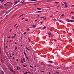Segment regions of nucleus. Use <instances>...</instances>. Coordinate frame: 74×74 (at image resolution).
I'll return each instance as SVG.
<instances>
[{"label": "nucleus", "mask_w": 74, "mask_h": 74, "mask_svg": "<svg viewBox=\"0 0 74 74\" xmlns=\"http://www.w3.org/2000/svg\"><path fill=\"white\" fill-rule=\"evenodd\" d=\"M64 4L65 6V8H67V3L64 2Z\"/></svg>", "instance_id": "f257e3e1"}, {"label": "nucleus", "mask_w": 74, "mask_h": 74, "mask_svg": "<svg viewBox=\"0 0 74 74\" xmlns=\"http://www.w3.org/2000/svg\"><path fill=\"white\" fill-rule=\"evenodd\" d=\"M59 21L60 22H61V23H63L64 24V22L63 21H62L61 20H59Z\"/></svg>", "instance_id": "f03ea898"}, {"label": "nucleus", "mask_w": 74, "mask_h": 74, "mask_svg": "<svg viewBox=\"0 0 74 74\" xmlns=\"http://www.w3.org/2000/svg\"><path fill=\"white\" fill-rule=\"evenodd\" d=\"M66 21H67V22H70V20H69V19H66Z\"/></svg>", "instance_id": "7ed1b4c3"}, {"label": "nucleus", "mask_w": 74, "mask_h": 74, "mask_svg": "<svg viewBox=\"0 0 74 74\" xmlns=\"http://www.w3.org/2000/svg\"><path fill=\"white\" fill-rule=\"evenodd\" d=\"M74 20H70V22H74Z\"/></svg>", "instance_id": "20e7f679"}, {"label": "nucleus", "mask_w": 74, "mask_h": 74, "mask_svg": "<svg viewBox=\"0 0 74 74\" xmlns=\"http://www.w3.org/2000/svg\"><path fill=\"white\" fill-rule=\"evenodd\" d=\"M48 62H49L50 63H53V62L52 61H49Z\"/></svg>", "instance_id": "39448f33"}, {"label": "nucleus", "mask_w": 74, "mask_h": 74, "mask_svg": "<svg viewBox=\"0 0 74 74\" xmlns=\"http://www.w3.org/2000/svg\"><path fill=\"white\" fill-rule=\"evenodd\" d=\"M25 49H27V50H28V51H30V49H29L28 48H27V47H25Z\"/></svg>", "instance_id": "423d86ee"}, {"label": "nucleus", "mask_w": 74, "mask_h": 74, "mask_svg": "<svg viewBox=\"0 0 74 74\" xmlns=\"http://www.w3.org/2000/svg\"><path fill=\"white\" fill-rule=\"evenodd\" d=\"M24 15H25V14H23L21 15L20 16L19 18H20V17H21V16H22Z\"/></svg>", "instance_id": "0eeeda50"}, {"label": "nucleus", "mask_w": 74, "mask_h": 74, "mask_svg": "<svg viewBox=\"0 0 74 74\" xmlns=\"http://www.w3.org/2000/svg\"><path fill=\"white\" fill-rule=\"evenodd\" d=\"M36 25H33V27H36Z\"/></svg>", "instance_id": "6e6552de"}, {"label": "nucleus", "mask_w": 74, "mask_h": 74, "mask_svg": "<svg viewBox=\"0 0 74 74\" xmlns=\"http://www.w3.org/2000/svg\"><path fill=\"white\" fill-rule=\"evenodd\" d=\"M55 3H56V4H59V2H56L55 1L54 2Z\"/></svg>", "instance_id": "1a4fd4ad"}, {"label": "nucleus", "mask_w": 74, "mask_h": 74, "mask_svg": "<svg viewBox=\"0 0 74 74\" xmlns=\"http://www.w3.org/2000/svg\"><path fill=\"white\" fill-rule=\"evenodd\" d=\"M46 29V27H44L42 29V30H44V29Z\"/></svg>", "instance_id": "9d476101"}, {"label": "nucleus", "mask_w": 74, "mask_h": 74, "mask_svg": "<svg viewBox=\"0 0 74 74\" xmlns=\"http://www.w3.org/2000/svg\"><path fill=\"white\" fill-rule=\"evenodd\" d=\"M24 55H25V56H26V54L25 51H24Z\"/></svg>", "instance_id": "9b49d317"}, {"label": "nucleus", "mask_w": 74, "mask_h": 74, "mask_svg": "<svg viewBox=\"0 0 74 74\" xmlns=\"http://www.w3.org/2000/svg\"><path fill=\"white\" fill-rule=\"evenodd\" d=\"M23 61H24V62H26V61H25V58H23Z\"/></svg>", "instance_id": "f8f14e48"}, {"label": "nucleus", "mask_w": 74, "mask_h": 74, "mask_svg": "<svg viewBox=\"0 0 74 74\" xmlns=\"http://www.w3.org/2000/svg\"><path fill=\"white\" fill-rule=\"evenodd\" d=\"M37 9L38 10H41V8H37Z\"/></svg>", "instance_id": "ddd939ff"}, {"label": "nucleus", "mask_w": 74, "mask_h": 74, "mask_svg": "<svg viewBox=\"0 0 74 74\" xmlns=\"http://www.w3.org/2000/svg\"><path fill=\"white\" fill-rule=\"evenodd\" d=\"M71 18L72 19H74V16H72V17H71Z\"/></svg>", "instance_id": "4468645a"}, {"label": "nucleus", "mask_w": 74, "mask_h": 74, "mask_svg": "<svg viewBox=\"0 0 74 74\" xmlns=\"http://www.w3.org/2000/svg\"><path fill=\"white\" fill-rule=\"evenodd\" d=\"M27 73H29V72H27L25 73H24V74H27Z\"/></svg>", "instance_id": "2eb2a0df"}, {"label": "nucleus", "mask_w": 74, "mask_h": 74, "mask_svg": "<svg viewBox=\"0 0 74 74\" xmlns=\"http://www.w3.org/2000/svg\"><path fill=\"white\" fill-rule=\"evenodd\" d=\"M21 62L22 63H23V61H22V58L21 59Z\"/></svg>", "instance_id": "dca6fc26"}, {"label": "nucleus", "mask_w": 74, "mask_h": 74, "mask_svg": "<svg viewBox=\"0 0 74 74\" xmlns=\"http://www.w3.org/2000/svg\"><path fill=\"white\" fill-rule=\"evenodd\" d=\"M51 32H50V33L49 34V36H51Z\"/></svg>", "instance_id": "f3484780"}, {"label": "nucleus", "mask_w": 74, "mask_h": 74, "mask_svg": "<svg viewBox=\"0 0 74 74\" xmlns=\"http://www.w3.org/2000/svg\"><path fill=\"white\" fill-rule=\"evenodd\" d=\"M26 57L27 60V59H29V58L28 57H27V56H26Z\"/></svg>", "instance_id": "a211bd4d"}, {"label": "nucleus", "mask_w": 74, "mask_h": 74, "mask_svg": "<svg viewBox=\"0 0 74 74\" xmlns=\"http://www.w3.org/2000/svg\"><path fill=\"white\" fill-rule=\"evenodd\" d=\"M30 67H32V68H33V66H32V65H30Z\"/></svg>", "instance_id": "6ab92c4d"}, {"label": "nucleus", "mask_w": 74, "mask_h": 74, "mask_svg": "<svg viewBox=\"0 0 74 74\" xmlns=\"http://www.w3.org/2000/svg\"><path fill=\"white\" fill-rule=\"evenodd\" d=\"M49 30H50V31H51V32H53L52 30V29H49Z\"/></svg>", "instance_id": "aec40b11"}, {"label": "nucleus", "mask_w": 74, "mask_h": 74, "mask_svg": "<svg viewBox=\"0 0 74 74\" xmlns=\"http://www.w3.org/2000/svg\"><path fill=\"white\" fill-rule=\"evenodd\" d=\"M27 30H28V31H30V29H29V28H28L27 29Z\"/></svg>", "instance_id": "412c9836"}, {"label": "nucleus", "mask_w": 74, "mask_h": 74, "mask_svg": "<svg viewBox=\"0 0 74 74\" xmlns=\"http://www.w3.org/2000/svg\"><path fill=\"white\" fill-rule=\"evenodd\" d=\"M44 17H40V18H44Z\"/></svg>", "instance_id": "4be33fe9"}, {"label": "nucleus", "mask_w": 74, "mask_h": 74, "mask_svg": "<svg viewBox=\"0 0 74 74\" xmlns=\"http://www.w3.org/2000/svg\"><path fill=\"white\" fill-rule=\"evenodd\" d=\"M38 12H41V11H38Z\"/></svg>", "instance_id": "5701e85b"}, {"label": "nucleus", "mask_w": 74, "mask_h": 74, "mask_svg": "<svg viewBox=\"0 0 74 74\" xmlns=\"http://www.w3.org/2000/svg\"><path fill=\"white\" fill-rule=\"evenodd\" d=\"M1 61L2 63H3V59H1Z\"/></svg>", "instance_id": "b1692460"}, {"label": "nucleus", "mask_w": 74, "mask_h": 74, "mask_svg": "<svg viewBox=\"0 0 74 74\" xmlns=\"http://www.w3.org/2000/svg\"><path fill=\"white\" fill-rule=\"evenodd\" d=\"M2 74H5L4 73V71H2Z\"/></svg>", "instance_id": "393cba45"}, {"label": "nucleus", "mask_w": 74, "mask_h": 74, "mask_svg": "<svg viewBox=\"0 0 74 74\" xmlns=\"http://www.w3.org/2000/svg\"><path fill=\"white\" fill-rule=\"evenodd\" d=\"M16 49H17V47H16V46L15 47V50H16Z\"/></svg>", "instance_id": "a878e982"}, {"label": "nucleus", "mask_w": 74, "mask_h": 74, "mask_svg": "<svg viewBox=\"0 0 74 74\" xmlns=\"http://www.w3.org/2000/svg\"><path fill=\"white\" fill-rule=\"evenodd\" d=\"M23 67H26V66L25 65H23Z\"/></svg>", "instance_id": "bb28decb"}, {"label": "nucleus", "mask_w": 74, "mask_h": 74, "mask_svg": "<svg viewBox=\"0 0 74 74\" xmlns=\"http://www.w3.org/2000/svg\"><path fill=\"white\" fill-rule=\"evenodd\" d=\"M16 25H17V24L14 25V27H15Z\"/></svg>", "instance_id": "cd10ccee"}, {"label": "nucleus", "mask_w": 74, "mask_h": 74, "mask_svg": "<svg viewBox=\"0 0 74 74\" xmlns=\"http://www.w3.org/2000/svg\"><path fill=\"white\" fill-rule=\"evenodd\" d=\"M37 0H31V1H37Z\"/></svg>", "instance_id": "c85d7f7f"}, {"label": "nucleus", "mask_w": 74, "mask_h": 74, "mask_svg": "<svg viewBox=\"0 0 74 74\" xmlns=\"http://www.w3.org/2000/svg\"><path fill=\"white\" fill-rule=\"evenodd\" d=\"M25 3V1H23L22 2H21V3Z\"/></svg>", "instance_id": "c756f323"}, {"label": "nucleus", "mask_w": 74, "mask_h": 74, "mask_svg": "<svg viewBox=\"0 0 74 74\" xmlns=\"http://www.w3.org/2000/svg\"><path fill=\"white\" fill-rule=\"evenodd\" d=\"M28 40H29V41H30V39L28 38Z\"/></svg>", "instance_id": "7c9ffc66"}, {"label": "nucleus", "mask_w": 74, "mask_h": 74, "mask_svg": "<svg viewBox=\"0 0 74 74\" xmlns=\"http://www.w3.org/2000/svg\"><path fill=\"white\" fill-rule=\"evenodd\" d=\"M8 12H5V14L7 13V14H8Z\"/></svg>", "instance_id": "2f4dec72"}, {"label": "nucleus", "mask_w": 74, "mask_h": 74, "mask_svg": "<svg viewBox=\"0 0 74 74\" xmlns=\"http://www.w3.org/2000/svg\"><path fill=\"white\" fill-rule=\"evenodd\" d=\"M12 55H14V56H15V54L13 53H12Z\"/></svg>", "instance_id": "473e14b6"}, {"label": "nucleus", "mask_w": 74, "mask_h": 74, "mask_svg": "<svg viewBox=\"0 0 74 74\" xmlns=\"http://www.w3.org/2000/svg\"><path fill=\"white\" fill-rule=\"evenodd\" d=\"M17 69L18 70H19V69H18V66L17 67Z\"/></svg>", "instance_id": "72a5a7b5"}, {"label": "nucleus", "mask_w": 74, "mask_h": 74, "mask_svg": "<svg viewBox=\"0 0 74 74\" xmlns=\"http://www.w3.org/2000/svg\"><path fill=\"white\" fill-rule=\"evenodd\" d=\"M0 1V3H3V1Z\"/></svg>", "instance_id": "f704fd0d"}, {"label": "nucleus", "mask_w": 74, "mask_h": 74, "mask_svg": "<svg viewBox=\"0 0 74 74\" xmlns=\"http://www.w3.org/2000/svg\"><path fill=\"white\" fill-rule=\"evenodd\" d=\"M64 16V14H62L61 16Z\"/></svg>", "instance_id": "c9c22d12"}, {"label": "nucleus", "mask_w": 74, "mask_h": 74, "mask_svg": "<svg viewBox=\"0 0 74 74\" xmlns=\"http://www.w3.org/2000/svg\"><path fill=\"white\" fill-rule=\"evenodd\" d=\"M4 5L6 6V5H7V4H4Z\"/></svg>", "instance_id": "e433bc0d"}, {"label": "nucleus", "mask_w": 74, "mask_h": 74, "mask_svg": "<svg viewBox=\"0 0 74 74\" xmlns=\"http://www.w3.org/2000/svg\"><path fill=\"white\" fill-rule=\"evenodd\" d=\"M18 26H17V27H16V29H17V28H18Z\"/></svg>", "instance_id": "4c0bfd02"}, {"label": "nucleus", "mask_w": 74, "mask_h": 74, "mask_svg": "<svg viewBox=\"0 0 74 74\" xmlns=\"http://www.w3.org/2000/svg\"><path fill=\"white\" fill-rule=\"evenodd\" d=\"M15 36H13L12 37V38H15Z\"/></svg>", "instance_id": "58836bf2"}, {"label": "nucleus", "mask_w": 74, "mask_h": 74, "mask_svg": "<svg viewBox=\"0 0 74 74\" xmlns=\"http://www.w3.org/2000/svg\"><path fill=\"white\" fill-rule=\"evenodd\" d=\"M56 73H59V72H57V71H56Z\"/></svg>", "instance_id": "ea45409f"}, {"label": "nucleus", "mask_w": 74, "mask_h": 74, "mask_svg": "<svg viewBox=\"0 0 74 74\" xmlns=\"http://www.w3.org/2000/svg\"><path fill=\"white\" fill-rule=\"evenodd\" d=\"M40 23H41L42 24V22L41 21V22H40Z\"/></svg>", "instance_id": "a19ab883"}, {"label": "nucleus", "mask_w": 74, "mask_h": 74, "mask_svg": "<svg viewBox=\"0 0 74 74\" xmlns=\"http://www.w3.org/2000/svg\"><path fill=\"white\" fill-rule=\"evenodd\" d=\"M26 33H27L26 32H25L24 33V34H26Z\"/></svg>", "instance_id": "79ce46f5"}, {"label": "nucleus", "mask_w": 74, "mask_h": 74, "mask_svg": "<svg viewBox=\"0 0 74 74\" xmlns=\"http://www.w3.org/2000/svg\"><path fill=\"white\" fill-rule=\"evenodd\" d=\"M8 3H10V2H8L7 3V4H8Z\"/></svg>", "instance_id": "37998d69"}, {"label": "nucleus", "mask_w": 74, "mask_h": 74, "mask_svg": "<svg viewBox=\"0 0 74 74\" xmlns=\"http://www.w3.org/2000/svg\"><path fill=\"white\" fill-rule=\"evenodd\" d=\"M49 74H51V73L49 72H48Z\"/></svg>", "instance_id": "c03bdc74"}, {"label": "nucleus", "mask_w": 74, "mask_h": 74, "mask_svg": "<svg viewBox=\"0 0 74 74\" xmlns=\"http://www.w3.org/2000/svg\"><path fill=\"white\" fill-rule=\"evenodd\" d=\"M42 73H45L44 71H42Z\"/></svg>", "instance_id": "a18cd8bd"}, {"label": "nucleus", "mask_w": 74, "mask_h": 74, "mask_svg": "<svg viewBox=\"0 0 74 74\" xmlns=\"http://www.w3.org/2000/svg\"><path fill=\"white\" fill-rule=\"evenodd\" d=\"M11 70L12 71V72H14V71H13L12 70V69H11Z\"/></svg>", "instance_id": "49530a36"}, {"label": "nucleus", "mask_w": 74, "mask_h": 74, "mask_svg": "<svg viewBox=\"0 0 74 74\" xmlns=\"http://www.w3.org/2000/svg\"><path fill=\"white\" fill-rule=\"evenodd\" d=\"M11 30H12V29H11L10 30V32H11Z\"/></svg>", "instance_id": "de8ad7c7"}, {"label": "nucleus", "mask_w": 74, "mask_h": 74, "mask_svg": "<svg viewBox=\"0 0 74 74\" xmlns=\"http://www.w3.org/2000/svg\"><path fill=\"white\" fill-rule=\"evenodd\" d=\"M23 19H24V18H22V20H23Z\"/></svg>", "instance_id": "09e8293b"}, {"label": "nucleus", "mask_w": 74, "mask_h": 74, "mask_svg": "<svg viewBox=\"0 0 74 74\" xmlns=\"http://www.w3.org/2000/svg\"><path fill=\"white\" fill-rule=\"evenodd\" d=\"M54 41H56H56H56V40H54Z\"/></svg>", "instance_id": "8fccbe9b"}, {"label": "nucleus", "mask_w": 74, "mask_h": 74, "mask_svg": "<svg viewBox=\"0 0 74 74\" xmlns=\"http://www.w3.org/2000/svg\"><path fill=\"white\" fill-rule=\"evenodd\" d=\"M71 13H72V14H73L74 12H71Z\"/></svg>", "instance_id": "3c124183"}, {"label": "nucleus", "mask_w": 74, "mask_h": 74, "mask_svg": "<svg viewBox=\"0 0 74 74\" xmlns=\"http://www.w3.org/2000/svg\"><path fill=\"white\" fill-rule=\"evenodd\" d=\"M21 39L22 40V37H21Z\"/></svg>", "instance_id": "603ef678"}, {"label": "nucleus", "mask_w": 74, "mask_h": 74, "mask_svg": "<svg viewBox=\"0 0 74 74\" xmlns=\"http://www.w3.org/2000/svg\"><path fill=\"white\" fill-rule=\"evenodd\" d=\"M60 7V6H59V5L57 7V8H58V7Z\"/></svg>", "instance_id": "864d4df0"}, {"label": "nucleus", "mask_w": 74, "mask_h": 74, "mask_svg": "<svg viewBox=\"0 0 74 74\" xmlns=\"http://www.w3.org/2000/svg\"><path fill=\"white\" fill-rule=\"evenodd\" d=\"M28 21V20H26L25 21Z\"/></svg>", "instance_id": "5fc2aeb1"}, {"label": "nucleus", "mask_w": 74, "mask_h": 74, "mask_svg": "<svg viewBox=\"0 0 74 74\" xmlns=\"http://www.w3.org/2000/svg\"><path fill=\"white\" fill-rule=\"evenodd\" d=\"M14 44H16V42H15Z\"/></svg>", "instance_id": "6e6d98bb"}, {"label": "nucleus", "mask_w": 74, "mask_h": 74, "mask_svg": "<svg viewBox=\"0 0 74 74\" xmlns=\"http://www.w3.org/2000/svg\"><path fill=\"white\" fill-rule=\"evenodd\" d=\"M10 58H11V57H12V56H11V55H10Z\"/></svg>", "instance_id": "4d7b16f0"}, {"label": "nucleus", "mask_w": 74, "mask_h": 74, "mask_svg": "<svg viewBox=\"0 0 74 74\" xmlns=\"http://www.w3.org/2000/svg\"><path fill=\"white\" fill-rule=\"evenodd\" d=\"M14 36H16V34H15L14 35Z\"/></svg>", "instance_id": "13d9d810"}, {"label": "nucleus", "mask_w": 74, "mask_h": 74, "mask_svg": "<svg viewBox=\"0 0 74 74\" xmlns=\"http://www.w3.org/2000/svg\"><path fill=\"white\" fill-rule=\"evenodd\" d=\"M50 37H51V35H49V37L50 38Z\"/></svg>", "instance_id": "bf43d9fd"}, {"label": "nucleus", "mask_w": 74, "mask_h": 74, "mask_svg": "<svg viewBox=\"0 0 74 74\" xmlns=\"http://www.w3.org/2000/svg\"><path fill=\"white\" fill-rule=\"evenodd\" d=\"M34 5H35V6H36L37 5L36 4H34Z\"/></svg>", "instance_id": "052dcab7"}, {"label": "nucleus", "mask_w": 74, "mask_h": 74, "mask_svg": "<svg viewBox=\"0 0 74 74\" xmlns=\"http://www.w3.org/2000/svg\"><path fill=\"white\" fill-rule=\"evenodd\" d=\"M16 61H18V59H16Z\"/></svg>", "instance_id": "680f3d73"}, {"label": "nucleus", "mask_w": 74, "mask_h": 74, "mask_svg": "<svg viewBox=\"0 0 74 74\" xmlns=\"http://www.w3.org/2000/svg\"><path fill=\"white\" fill-rule=\"evenodd\" d=\"M10 38V36L8 38Z\"/></svg>", "instance_id": "e2e57ef3"}, {"label": "nucleus", "mask_w": 74, "mask_h": 74, "mask_svg": "<svg viewBox=\"0 0 74 74\" xmlns=\"http://www.w3.org/2000/svg\"><path fill=\"white\" fill-rule=\"evenodd\" d=\"M3 7V6H2L1 7H0V8H2Z\"/></svg>", "instance_id": "0e129e2a"}, {"label": "nucleus", "mask_w": 74, "mask_h": 74, "mask_svg": "<svg viewBox=\"0 0 74 74\" xmlns=\"http://www.w3.org/2000/svg\"><path fill=\"white\" fill-rule=\"evenodd\" d=\"M59 67H58V68H57V69H59Z\"/></svg>", "instance_id": "69168bd1"}, {"label": "nucleus", "mask_w": 74, "mask_h": 74, "mask_svg": "<svg viewBox=\"0 0 74 74\" xmlns=\"http://www.w3.org/2000/svg\"><path fill=\"white\" fill-rule=\"evenodd\" d=\"M53 74H59V73H58V74H55V73H53Z\"/></svg>", "instance_id": "338daca9"}, {"label": "nucleus", "mask_w": 74, "mask_h": 74, "mask_svg": "<svg viewBox=\"0 0 74 74\" xmlns=\"http://www.w3.org/2000/svg\"><path fill=\"white\" fill-rule=\"evenodd\" d=\"M72 6L74 7V5H72Z\"/></svg>", "instance_id": "774afa93"}]
</instances>
